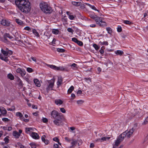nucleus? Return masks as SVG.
<instances>
[{
    "label": "nucleus",
    "mask_w": 148,
    "mask_h": 148,
    "mask_svg": "<svg viewBox=\"0 0 148 148\" xmlns=\"http://www.w3.org/2000/svg\"><path fill=\"white\" fill-rule=\"evenodd\" d=\"M93 46L96 50H97L99 49V47L97 45L95 44H93Z\"/></svg>",
    "instance_id": "44"
},
{
    "label": "nucleus",
    "mask_w": 148,
    "mask_h": 148,
    "mask_svg": "<svg viewBox=\"0 0 148 148\" xmlns=\"http://www.w3.org/2000/svg\"><path fill=\"white\" fill-rule=\"evenodd\" d=\"M75 16H74L73 15H69V18L71 20H73L74 18L75 17Z\"/></svg>",
    "instance_id": "54"
},
{
    "label": "nucleus",
    "mask_w": 148,
    "mask_h": 148,
    "mask_svg": "<svg viewBox=\"0 0 148 148\" xmlns=\"http://www.w3.org/2000/svg\"><path fill=\"white\" fill-rule=\"evenodd\" d=\"M29 145L32 148H36L38 145H36L34 142H32L29 144Z\"/></svg>",
    "instance_id": "25"
},
{
    "label": "nucleus",
    "mask_w": 148,
    "mask_h": 148,
    "mask_svg": "<svg viewBox=\"0 0 148 148\" xmlns=\"http://www.w3.org/2000/svg\"><path fill=\"white\" fill-rule=\"evenodd\" d=\"M115 53L117 55H119L120 56L122 55L123 53V52L121 51L117 50L115 52Z\"/></svg>",
    "instance_id": "31"
},
{
    "label": "nucleus",
    "mask_w": 148,
    "mask_h": 148,
    "mask_svg": "<svg viewBox=\"0 0 148 148\" xmlns=\"http://www.w3.org/2000/svg\"><path fill=\"white\" fill-rule=\"evenodd\" d=\"M34 82L37 86L39 87L40 86L41 84L40 82L37 79H34Z\"/></svg>",
    "instance_id": "18"
},
{
    "label": "nucleus",
    "mask_w": 148,
    "mask_h": 148,
    "mask_svg": "<svg viewBox=\"0 0 148 148\" xmlns=\"http://www.w3.org/2000/svg\"><path fill=\"white\" fill-rule=\"evenodd\" d=\"M17 145L20 147V148H26L23 145L20 143H17Z\"/></svg>",
    "instance_id": "37"
},
{
    "label": "nucleus",
    "mask_w": 148,
    "mask_h": 148,
    "mask_svg": "<svg viewBox=\"0 0 148 148\" xmlns=\"http://www.w3.org/2000/svg\"><path fill=\"white\" fill-rule=\"evenodd\" d=\"M48 87L46 88L47 91H48L49 90H53V88L55 82V79H52L51 80L48 81Z\"/></svg>",
    "instance_id": "5"
},
{
    "label": "nucleus",
    "mask_w": 148,
    "mask_h": 148,
    "mask_svg": "<svg viewBox=\"0 0 148 148\" xmlns=\"http://www.w3.org/2000/svg\"><path fill=\"white\" fill-rule=\"evenodd\" d=\"M27 71L29 73H32L33 71V69L32 68L29 67L27 68Z\"/></svg>",
    "instance_id": "41"
},
{
    "label": "nucleus",
    "mask_w": 148,
    "mask_h": 148,
    "mask_svg": "<svg viewBox=\"0 0 148 148\" xmlns=\"http://www.w3.org/2000/svg\"><path fill=\"white\" fill-rule=\"evenodd\" d=\"M51 115L52 118L56 119L57 118L60 119H64V117L63 115L58 113L56 110H53L51 113Z\"/></svg>",
    "instance_id": "3"
},
{
    "label": "nucleus",
    "mask_w": 148,
    "mask_h": 148,
    "mask_svg": "<svg viewBox=\"0 0 148 148\" xmlns=\"http://www.w3.org/2000/svg\"><path fill=\"white\" fill-rule=\"evenodd\" d=\"M23 119H22V121H23L25 122H28L29 121V119H25L24 117H23Z\"/></svg>",
    "instance_id": "60"
},
{
    "label": "nucleus",
    "mask_w": 148,
    "mask_h": 148,
    "mask_svg": "<svg viewBox=\"0 0 148 148\" xmlns=\"http://www.w3.org/2000/svg\"><path fill=\"white\" fill-rule=\"evenodd\" d=\"M49 67L50 68L54 69L56 70L60 71H67L66 69L64 68L63 67H57L55 65H50Z\"/></svg>",
    "instance_id": "6"
},
{
    "label": "nucleus",
    "mask_w": 148,
    "mask_h": 148,
    "mask_svg": "<svg viewBox=\"0 0 148 148\" xmlns=\"http://www.w3.org/2000/svg\"><path fill=\"white\" fill-rule=\"evenodd\" d=\"M30 135L33 138L35 139H38L39 138L38 134L36 132H32Z\"/></svg>",
    "instance_id": "13"
},
{
    "label": "nucleus",
    "mask_w": 148,
    "mask_h": 148,
    "mask_svg": "<svg viewBox=\"0 0 148 148\" xmlns=\"http://www.w3.org/2000/svg\"><path fill=\"white\" fill-rule=\"evenodd\" d=\"M63 79L61 77H58L57 82V85L58 87L60 86L62 84Z\"/></svg>",
    "instance_id": "14"
},
{
    "label": "nucleus",
    "mask_w": 148,
    "mask_h": 148,
    "mask_svg": "<svg viewBox=\"0 0 148 148\" xmlns=\"http://www.w3.org/2000/svg\"><path fill=\"white\" fill-rule=\"evenodd\" d=\"M72 4L76 6H79L82 4V3L80 2L72 1Z\"/></svg>",
    "instance_id": "23"
},
{
    "label": "nucleus",
    "mask_w": 148,
    "mask_h": 148,
    "mask_svg": "<svg viewBox=\"0 0 148 148\" xmlns=\"http://www.w3.org/2000/svg\"><path fill=\"white\" fill-rule=\"evenodd\" d=\"M117 31L119 32H121L122 31V29L121 26L119 25L117 27Z\"/></svg>",
    "instance_id": "45"
},
{
    "label": "nucleus",
    "mask_w": 148,
    "mask_h": 148,
    "mask_svg": "<svg viewBox=\"0 0 148 148\" xmlns=\"http://www.w3.org/2000/svg\"><path fill=\"white\" fill-rule=\"evenodd\" d=\"M148 122V117H147L145 119L143 123V124L145 125Z\"/></svg>",
    "instance_id": "49"
},
{
    "label": "nucleus",
    "mask_w": 148,
    "mask_h": 148,
    "mask_svg": "<svg viewBox=\"0 0 148 148\" xmlns=\"http://www.w3.org/2000/svg\"><path fill=\"white\" fill-rule=\"evenodd\" d=\"M65 139L66 141L68 142H70V141L71 140L69 138L66 137L65 138Z\"/></svg>",
    "instance_id": "58"
},
{
    "label": "nucleus",
    "mask_w": 148,
    "mask_h": 148,
    "mask_svg": "<svg viewBox=\"0 0 148 148\" xmlns=\"http://www.w3.org/2000/svg\"><path fill=\"white\" fill-rule=\"evenodd\" d=\"M134 130L133 128H132L129 131L127 130H126L124 132H125L126 133L125 134V136H126L128 138H130L132 135L133 132H134Z\"/></svg>",
    "instance_id": "8"
},
{
    "label": "nucleus",
    "mask_w": 148,
    "mask_h": 148,
    "mask_svg": "<svg viewBox=\"0 0 148 148\" xmlns=\"http://www.w3.org/2000/svg\"><path fill=\"white\" fill-rule=\"evenodd\" d=\"M100 43H101V44L102 45H108V42L107 41H104L103 42H100Z\"/></svg>",
    "instance_id": "47"
},
{
    "label": "nucleus",
    "mask_w": 148,
    "mask_h": 148,
    "mask_svg": "<svg viewBox=\"0 0 148 148\" xmlns=\"http://www.w3.org/2000/svg\"><path fill=\"white\" fill-rule=\"evenodd\" d=\"M7 53H8V54L10 55H12L13 53L12 51L10 50L8 51Z\"/></svg>",
    "instance_id": "59"
},
{
    "label": "nucleus",
    "mask_w": 148,
    "mask_h": 148,
    "mask_svg": "<svg viewBox=\"0 0 148 148\" xmlns=\"http://www.w3.org/2000/svg\"><path fill=\"white\" fill-rule=\"evenodd\" d=\"M23 70L21 69V68H19L16 69V71L17 73H20L21 72V71Z\"/></svg>",
    "instance_id": "51"
},
{
    "label": "nucleus",
    "mask_w": 148,
    "mask_h": 148,
    "mask_svg": "<svg viewBox=\"0 0 148 148\" xmlns=\"http://www.w3.org/2000/svg\"><path fill=\"white\" fill-rule=\"evenodd\" d=\"M0 59L5 62H7L8 60V59L7 57H3V55L1 54H0Z\"/></svg>",
    "instance_id": "21"
},
{
    "label": "nucleus",
    "mask_w": 148,
    "mask_h": 148,
    "mask_svg": "<svg viewBox=\"0 0 148 148\" xmlns=\"http://www.w3.org/2000/svg\"><path fill=\"white\" fill-rule=\"evenodd\" d=\"M60 111L63 113H65L66 112V110L65 109L63 108H60Z\"/></svg>",
    "instance_id": "52"
},
{
    "label": "nucleus",
    "mask_w": 148,
    "mask_h": 148,
    "mask_svg": "<svg viewBox=\"0 0 148 148\" xmlns=\"http://www.w3.org/2000/svg\"><path fill=\"white\" fill-rule=\"evenodd\" d=\"M110 137H103L101 138H99L97 139V141H99V142H102V141H106V140H109L110 139Z\"/></svg>",
    "instance_id": "16"
},
{
    "label": "nucleus",
    "mask_w": 148,
    "mask_h": 148,
    "mask_svg": "<svg viewBox=\"0 0 148 148\" xmlns=\"http://www.w3.org/2000/svg\"><path fill=\"white\" fill-rule=\"evenodd\" d=\"M64 120V119H59V118H57L54 120L53 122L55 125L58 126H59L62 125V121Z\"/></svg>",
    "instance_id": "7"
},
{
    "label": "nucleus",
    "mask_w": 148,
    "mask_h": 148,
    "mask_svg": "<svg viewBox=\"0 0 148 148\" xmlns=\"http://www.w3.org/2000/svg\"><path fill=\"white\" fill-rule=\"evenodd\" d=\"M4 36L7 38H8L10 39H12L13 37L10 35L8 33H5V34Z\"/></svg>",
    "instance_id": "30"
},
{
    "label": "nucleus",
    "mask_w": 148,
    "mask_h": 148,
    "mask_svg": "<svg viewBox=\"0 0 148 148\" xmlns=\"http://www.w3.org/2000/svg\"><path fill=\"white\" fill-rule=\"evenodd\" d=\"M72 40L73 41L76 43L78 40L75 38H72Z\"/></svg>",
    "instance_id": "55"
},
{
    "label": "nucleus",
    "mask_w": 148,
    "mask_h": 148,
    "mask_svg": "<svg viewBox=\"0 0 148 148\" xmlns=\"http://www.w3.org/2000/svg\"><path fill=\"white\" fill-rule=\"evenodd\" d=\"M54 148H59V145L57 144H55L54 145Z\"/></svg>",
    "instance_id": "63"
},
{
    "label": "nucleus",
    "mask_w": 148,
    "mask_h": 148,
    "mask_svg": "<svg viewBox=\"0 0 148 148\" xmlns=\"http://www.w3.org/2000/svg\"><path fill=\"white\" fill-rule=\"evenodd\" d=\"M67 30L68 32H71L72 34H73V32H74L73 30L72 29L70 28H68Z\"/></svg>",
    "instance_id": "48"
},
{
    "label": "nucleus",
    "mask_w": 148,
    "mask_h": 148,
    "mask_svg": "<svg viewBox=\"0 0 148 148\" xmlns=\"http://www.w3.org/2000/svg\"><path fill=\"white\" fill-rule=\"evenodd\" d=\"M1 24L3 26L8 27L10 26V22L8 20L3 19L1 21Z\"/></svg>",
    "instance_id": "10"
},
{
    "label": "nucleus",
    "mask_w": 148,
    "mask_h": 148,
    "mask_svg": "<svg viewBox=\"0 0 148 148\" xmlns=\"http://www.w3.org/2000/svg\"><path fill=\"white\" fill-rule=\"evenodd\" d=\"M59 32L58 29H53L52 30V33L55 34L57 35L58 34Z\"/></svg>",
    "instance_id": "27"
},
{
    "label": "nucleus",
    "mask_w": 148,
    "mask_h": 148,
    "mask_svg": "<svg viewBox=\"0 0 148 148\" xmlns=\"http://www.w3.org/2000/svg\"><path fill=\"white\" fill-rule=\"evenodd\" d=\"M77 143V142L76 140H73L72 141L71 143L72 146H73L75 145H76Z\"/></svg>",
    "instance_id": "40"
},
{
    "label": "nucleus",
    "mask_w": 148,
    "mask_h": 148,
    "mask_svg": "<svg viewBox=\"0 0 148 148\" xmlns=\"http://www.w3.org/2000/svg\"><path fill=\"white\" fill-rule=\"evenodd\" d=\"M77 65L75 63H73L71 65V66L72 67V69L75 70H76L77 69L78 67H77Z\"/></svg>",
    "instance_id": "26"
},
{
    "label": "nucleus",
    "mask_w": 148,
    "mask_h": 148,
    "mask_svg": "<svg viewBox=\"0 0 148 148\" xmlns=\"http://www.w3.org/2000/svg\"><path fill=\"white\" fill-rule=\"evenodd\" d=\"M71 97H72V99H74L75 97V95L73 94L72 93L71 94Z\"/></svg>",
    "instance_id": "64"
},
{
    "label": "nucleus",
    "mask_w": 148,
    "mask_h": 148,
    "mask_svg": "<svg viewBox=\"0 0 148 148\" xmlns=\"http://www.w3.org/2000/svg\"><path fill=\"white\" fill-rule=\"evenodd\" d=\"M15 21L16 23L19 25L22 26H24V23L23 22V21L19 19H16Z\"/></svg>",
    "instance_id": "15"
},
{
    "label": "nucleus",
    "mask_w": 148,
    "mask_h": 148,
    "mask_svg": "<svg viewBox=\"0 0 148 148\" xmlns=\"http://www.w3.org/2000/svg\"><path fill=\"white\" fill-rule=\"evenodd\" d=\"M89 16L94 20L96 23L100 26L104 27L106 25V22L102 21L101 17L95 15L94 13L90 14Z\"/></svg>",
    "instance_id": "2"
},
{
    "label": "nucleus",
    "mask_w": 148,
    "mask_h": 148,
    "mask_svg": "<svg viewBox=\"0 0 148 148\" xmlns=\"http://www.w3.org/2000/svg\"><path fill=\"white\" fill-rule=\"evenodd\" d=\"M1 53L3 54L4 56H8V53H7V51H6L4 50L3 49H1Z\"/></svg>",
    "instance_id": "34"
},
{
    "label": "nucleus",
    "mask_w": 148,
    "mask_h": 148,
    "mask_svg": "<svg viewBox=\"0 0 148 148\" xmlns=\"http://www.w3.org/2000/svg\"><path fill=\"white\" fill-rule=\"evenodd\" d=\"M25 132L27 134H29L30 135L32 133V132L29 127L26 128H25Z\"/></svg>",
    "instance_id": "35"
},
{
    "label": "nucleus",
    "mask_w": 148,
    "mask_h": 148,
    "mask_svg": "<svg viewBox=\"0 0 148 148\" xmlns=\"http://www.w3.org/2000/svg\"><path fill=\"white\" fill-rule=\"evenodd\" d=\"M47 5L48 4L47 3L44 2H42L40 3V8L42 11L44 12Z\"/></svg>",
    "instance_id": "9"
},
{
    "label": "nucleus",
    "mask_w": 148,
    "mask_h": 148,
    "mask_svg": "<svg viewBox=\"0 0 148 148\" xmlns=\"http://www.w3.org/2000/svg\"><path fill=\"white\" fill-rule=\"evenodd\" d=\"M24 29L25 30H27L28 31H29L31 30V29L29 27H26L24 28Z\"/></svg>",
    "instance_id": "61"
},
{
    "label": "nucleus",
    "mask_w": 148,
    "mask_h": 148,
    "mask_svg": "<svg viewBox=\"0 0 148 148\" xmlns=\"http://www.w3.org/2000/svg\"><path fill=\"white\" fill-rule=\"evenodd\" d=\"M13 135L16 138H18L20 136V134L16 131H14L13 132Z\"/></svg>",
    "instance_id": "17"
},
{
    "label": "nucleus",
    "mask_w": 148,
    "mask_h": 148,
    "mask_svg": "<svg viewBox=\"0 0 148 148\" xmlns=\"http://www.w3.org/2000/svg\"><path fill=\"white\" fill-rule=\"evenodd\" d=\"M126 133L125 132H123L122 134H120L118 137L117 139L115 141V146H118L120 143L124 140L125 138V134Z\"/></svg>",
    "instance_id": "4"
},
{
    "label": "nucleus",
    "mask_w": 148,
    "mask_h": 148,
    "mask_svg": "<svg viewBox=\"0 0 148 148\" xmlns=\"http://www.w3.org/2000/svg\"><path fill=\"white\" fill-rule=\"evenodd\" d=\"M32 32L36 36H39V35L38 32L37 31L36 29H33L32 30Z\"/></svg>",
    "instance_id": "33"
},
{
    "label": "nucleus",
    "mask_w": 148,
    "mask_h": 148,
    "mask_svg": "<svg viewBox=\"0 0 148 148\" xmlns=\"http://www.w3.org/2000/svg\"><path fill=\"white\" fill-rule=\"evenodd\" d=\"M0 111L3 115L5 116H6L7 113V111L3 107H0Z\"/></svg>",
    "instance_id": "12"
},
{
    "label": "nucleus",
    "mask_w": 148,
    "mask_h": 148,
    "mask_svg": "<svg viewBox=\"0 0 148 148\" xmlns=\"http://www.w3.org/2000/svg\"><path fill=\"white\" fill-rule=\"evenodd\" d=\"M18 82H19V85L22 86H23V84L22 83V82L20 78H19L18 79Z\"/></svg>",
    "instance_id": "42"
},
{
    "label": "nucleus",
    "mask_w": 148,
    "mask_h": 148,
    "mask_svg": "<svg viewBox=\"0 0 148 148\" xmlns=\"http://www.w3.org/2000/svg\"><path fill=\"white\" fill-rule=\"evenodd\" d=\"M123 22L124 23L128 25L132 23L131 22L127 20H124Z\"/></svg>",
    "instance_id": "43"
},
{
    "label": "nucleus",
    "mask_w": 148,
    "mask_h": 148,
    "mask_svg": "<svg viewBox=\"0 0 148 148\" xmlns=\"http://www.w3.org/2000/svg\"><path fill=\"white\" fill-rule=\"evenodd\" d=\"M9 136H7L4 139V140L5 142V143L6 144L8 143L9 142Z\"/></svg>",
    "instance_id": "32"
},
{
    "label": "nucleus",
    "mask_w": 148,
    "mask_h": 148,
    "mask_svg": "<svg viewBox=\"0 0 148 148\" xmlns=\"http://www.w3.org/2000/svg\"><path fill=\"white\" fill-rule=\"evenodd\" d=\"M57 51L58 52H63L65 51V50L63 49L58 48Z\"/></svg>",
    "instance_id": "39"
},
{
    "label": "nucleus",
    "mask_w": 148,
    "mask_h": 148,
    "mask_svg": "<svg viewBox=\"0 0 148 148\" xmlns=\"http://www.w3.org/2000/svg\"><path fill=\"white\" fill-rule=\"evenodd\" d=\"M8 79H10L11 80H13L14 79L13 75L11 73H9L8 75Z\"/></svg>",
    "instance_id": "29"
},
{
    "label": "nucleus",
    "mask_w": 148,
    "mask_h": 148,
    "mask_svg": "<svg viewBox=\"0 0 148 148\" xmlns=\"http://www.w3.org/2000/svg\"><path fill=\"white\" fill-rule=\"evenodd\" d=\"M85 4L89 6L90 8H91L93 10H96V11H97L98 12H99V10H98L95 7L94 5H91L90 4L88 3H86Z\"/></svg>",
    "instance_id": "24"
},
{
    "label": "nucleus",
    "mask_w": 148,
    "mask_h": 148,
    "mask_svg": "<svg viewBox=\"0 0 148 148\" xmlns=\"http://www.w3.org/2000/svg\"><path fill=\"white\" fill-rule=\"evenodd\" d=\"M16 116H19L20 117V119L21 120L22 119H23V115L20 112H17L16 114Z\"/></svg>",
    "instance_id": "20"
},
{
    "label": "nucleus",
    "mask_w": 148,
    "mask_h": 148,
    "mask_svg": "<svg viewBox=\"0 0 148 148\" xmlns=\"http://www.w3.org/2000/svg\"><path fill=\"white\" fill-rule=\"evenodd\" d=\"M15 2L16 5L22 12L27 13L30 10V3L28 0H16Z\"/></svg>",
    "instance_id": "1"
},
{
    "label": "nucleus",
    "mask_w": 148,
    "mask_h": 148,
    "mask_svg": "<svg viewBox=\"0 0 148 148\" xmlns=\"http://www.w3.org/2000/svg\"><path fill=\"white\" fill-rule=\"evenodd\" d=\"M42 121L44 123H46L48 122V119L46 118H43L42 119Z\"/></svg>",
    "instance_id": "57"
},
{
    "label": "nucleus",
    "mask_w": 148,
    "mask_h": 148,
    "mask_svg": "<svg viewBox=\"0 0 148 148\" xmlns=\"http://www.w3.org/2000/svg\"><path fill=\"white\" fill-rule=\"evenodd\" d=\"M26 72L24 70H23L21 71V72L20 73L22 77L24 76L26 74Z\"/></svg>",
    "instance_id": "38"
},
{
    "label": "nucleus",
    "mask_w": 148,
    "mask_h": 148,
    "mask_svg": "<svg viewBox=\"0 0 148 148\" xmlns=\"http://www.w3.org/2000/svg\"><path fill=\"white\" fill-rule=\"evenodd\" d=\"M55 103L57 105H60L63 103V101L60 99H56L55 101Z\"/></svg>",
    "instance_id": "19"
},
{
    "label": "nucleus",
    "mask_w": 148,
    "mask_h": 148,
    "mask_svg": "<svg viewBox=\"0 0 148 148\" xmlns=\"http://www.w3.org/2000/svg\"><path fill=\"white\" fill-rule=\"evenodd\" d=\"M77 102L78 104L80 105L82 104L84 102V101L82 100H78L77 101Z\"/></svg>",
    "instance_id": "50"
},
{
    "label": "nucleus",
    "mask_w": 148,
    "mask_h": 148,
    "mask_svg": "<svg viewBox=\"0 0 148 148\" xmlns=\"http://www.w3.org/2000/svg\"><path fill=\"white\" fill-rule=\"evenodd\" d=\"M53 11L51 7L48 4L47 7L46 8L44 12L46 14H50Z\"/></svg>",
    "instance_id": "11"
},
{
    "label": "nucleus",
    "mask_w": 148,
    "mask_h": 148,
    "mask_svg": "<svg viewBox=\"0 0 148 148\" xmlns=\"http://www.w3.org/2000/svg\"><path fill=\"white\" fill-rule=\"evenodd\" d=\"M62 21H64L66 22L67 21V18L66 17H64L62 19Z\"/></svg>",
    "instance_id": "56"
},
{
    "label": "nucleus",
    "mask_w": 148,
    "mask_h": 148,
    "mask_svg": "<svg viewBox=\"0 0 148 148\" xmlns=\"http://www.w3.org/2000/svg\"><path fill=\"white\" fill-rule=\"evenodd\" d=\"M106 30L108 31V33L110 34H111L112 33V30L111 28L108 27L106 28Z\"/></svg>",
    "instance_id": "36"
},
{
    "label": "nucleus",
    "mask_w": 148,
    "mask_h": 148,
    "mask_svg": "<svg viewBox=\"0 0 148 148\" xmlns=\"http://www.w3.org/2000/svg\"><path fill=\"white\" fill-rule=\"evenodd\" d=\"M77 43L80 46H82L83 45V43L81 41L78 40Z\"/></svg>",
    "instance_id": "46"
},
{
    "label": "nucleus",
    "mask_w": 148,
    "mask_h": 148,
    "mask_svg": "<svg viewBox=\"0 0 148 148\" xmlns=\"http://www.w3.org/2000/svg\"><path fill=\"white\" fill-rule=\"evenodd\" d=\"M53 140L55 141H56L57 142H58V141L59 140L58 139V138H57V137H55L53 139Z\"/></svg>",
    "instance_id": "62"
},
{
    "label": "nucleus",
    "mask_w": 148,
    "mask_h": 148,
    "mask_svg": "<svg viewBox=\"0 0 148 148\" xmlns=\"http://www.w3.org/2000/svg\"><path fill=\"white\" fill-rule=\"evenodd\" d=\"M46 137V136L45 135H43L42 136L41 138V139L47 145L49 143V141L48 140H45V138Z\"/></svg>",
    "instance_id": "22"
},
{
    "label": "nucleus",
    "mask_w": 148,
    "mask_h": 148,
    "mask_svg": "<svg viewBox=\"0 0 148 148\" xmlns=\"http://www.w3.org/2000/svg\"><path fill=\"white\" fill-rule=\"evenodd\" d=\"M2 120L4 122L9 121H10V120L7 118H4L2 119Z\"/></svg>",
    "instance_id": "53"
},
{
    "label": "nucleus",
    "mask_w": 148,
    "mask_h": 148,
    "mask_svg": "<svg viewBox=\"0 0 148 148\" xmlns=\"http://www.w3.org/2000/svg\"><path fill=\"white\" fill-rule=\"evenodd\" d=\"M74 87L73 86H72L68 90L67 92L68 93H71L72 91L74 90Z\"/></svg>",
    "instance_id": "28"
}]
</instances>
